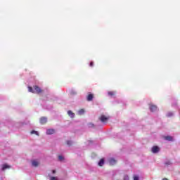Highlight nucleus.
<instances>
[{"label":"nucleus","mask_w":180,"mask_h":180,"mask_svg":"<svg viewBox=\"0 0 180 180\" xmlns=\"http://www.w3.org/2000/svg\"><path fill=\"white\" fill-rule=\"evenodd\" d=\"M98 119L101 122H102V123H106V122L109 120V117H106L103 115H101Z\"/></svg>","instance_id":"obj_1"},{"label":"nucleus","mask_w":180,"mask_h":180,"mask_svg":"<svg viewBox=\"0 0 180 180\" xmlns=\"http://www.w3.org/2000/svg\"><path fill=\"white\" fill-rule=\"evenodd\" d=\"M34 89L35 91V94H41L43 90L39 87V86H34Z\"/></svg>","instance_id":"obj_2"},{"label":"nucleus","mask_w":180,"mask_h":180,"mask_svg":"<svg viewBox=\"0 0 180 180\" xmlns=\"http://www.w3.org/2000/svg\"><path fill=\"white\" fill-rule=\"evenodd\" d=\"M39 123H41V124H46V123H47V117H41L39 120Z\"/></svg>","instance_id":"obj_3"},{"label":"nucleus","mask_w":180,"mask_h":180,"mask_svg":"<svg viewBox=\"0 0 180 180\" xmlns=\"http://www.w3.org/2000/svg\"><path fill=\"white\" fill-rule=\"evenodd\" d=\"M93 99H94V94H89L86 97V101H88V102H91L93 101Z\"/></svg>","instance_id":"obj_4"},{"label":"nucleus","mask_w":180,"mask_h":180,"mask_svg":"<svg viewBox=\"0 0 180 180\" xmlns=\"http://www.w3.org/2000/svg\"><path fill=\"white\" fill-rule=\"evenodd\" d=\"M158 151H160V148L158 146H153L152 148V153H153V154H156Z\"/></svg>","instance_id":"obj_5"},{"label":"nucleus","mask_w":180,"mask_h":180,"mask_svg":"<svg viewBox=\"0 0 180 180\" xmlns=\"http://www.w3.org/2000/svg\"><path fill=\"white\" fill-rule=\"evenodd\" d=\"M150 112H156V110H157V107H156V105H151L150 106Z\"/></svg>","instance_id":"obj_6"},{"label":"nucleus","mask_w":180,"mask_h":180,"mask_svg":"<svg viewBox=\"0 0 180 180\" xmlns=\"http://www.w3.org/2000/svg\"><path fill=\"white\" fill-rule=\"evenodd\" d=\"M68 116H70V117H72V119L75 117V114L74 112H72V111H71V110L68 111Z\"/></svg>","instance_id":"obj_7"},{"label":"nucleus","mask_w":180,"mask_h":180,"mask_svg":"<svg viewBox=\"0 0 180 180\" xmlns=\"http://www.w3.org/2000/svg\"><path fill=\"white\" fill-rule=\"evenodd\" d=\"M109 164L110 165H115L116 164V160L111 158L109 160Z\"/></svg>","instance_id":"obj_8"},{"label":"nucleus","mask_w":180,"mask_h":180,"mask_svg":"<svg viewBox=\"0 0 180 180\" xmlns=\"http://www.w3.org/2000/svg\"><path fill=\"white\" fill-rule=\"evenodd\" d=\"M54 131H55L53 129H47L46 134H54Z\"/></svg>","instance_id":"obj_9"},{"label":"nucleus","mask_w":180,"mask_h":180,"mask_svg":"<svg viewBox=\"0 0 180 180\" xmlns=\"http://www.w3.org/2000/svg\"><path fill=\"white\" fill-rule=\"evenodd\" d=\"M104 164H105V160L101 159L99 162H98L99 167H103Z\"/></svg>","instance_id":"obj_10"},{"label":"nucleus","mask_w":180,"mask_h":180,"mask_svg":"<svg viewBox=\"0 0 180 180\" xmlns=\"http://www.w3.org/2000/svg\"><path fill=\"white\" fill-rule=\"evenodd\" d=\"M165 140H167V141H172V136H165Z\"/></svg>","instance_id":"obj_11"},{"label":"nucleus","mask_w":180,"mask_h":180,"mask_svg":"<svg viewBox=\"0 0 180 180\" xmlns=\"http://www.w3.org/2000/svg\"><path fill=\"white\" fill-rule=\"evenodd\" d=\"M32 166L33 167H39V162L36 161V160H33L32 162Z\"/></svg>","instance_id":"obj_12"},{"label":"nucleus","mask_w":180,"mask_h":180,"mask_svg":"<svg viewBox=\"0 0 180 180\" xmlns=\"http://www.w3.org/2000/svg\"><path fill=\"white\" fill-rule=\"evenodd\" d=\"M8 168H11V166H9L6 164L3 165V167H2V170L3 171H5V169H7Z\"/></svg>","instance_id":"obj_13"},{"label":"nucleus","mask_w":180,"mask_h":180,"mask_svg":"<svg viewBox=\"0 0 180 180\" xmlns=\"http://www.w3.org/2000/svg\"><path fill=\"white\" fill-rule=\"evenodd\" d=\"M28 91L32 94H36V91H33V88H32V86H28Z\"/></svg>","instance_id":"obj_14"},{"label":"nucleus","mask_w":180,"mask_h":180,"mask_svg":"<svg viewBox=\"0 0 180 180\" xmlns=\"http://www.w3.org/2000/svg\"><path fill=\"white\" fill-rule=\"evenodd\" d=\"M108 95L110 96H115V95H116V93L115 91H109Z\"/></svg>","instance_id":"obj_15"},{"label":"nucleus","mask_w":180,"mask_h":180,"mask_svg":"<svg viewBox=\"0 0 180 180\" xmlns=\"http://www.w3.org/2000/svg\"><path fill=\"white\" fill-rule=\"evenodd\" d=\"M85 110L84 109H81L79 110V115H84Z\"/></svg>","instance_id":"obj_16"},{"label":"nucleus","mask_w":180,"mask_h":180,"mask_svg":"<svg viewBox=\"0 0 180 180\" xmlns=\"http://www.w3.org/2000/svg\"><path fill=\"white\" fill-rule=\"evenodd\" d=\"M31 134H36L37 136H39V132H37V131H32Z\"/></svg>","instance_id":"obj_17"},{"label":"nucleus","mask_w":180,"mask_h":180,"mask_svg":"<svg viewBox=\"0 0 180 180\" xmlns=\"http://www.w3.org/2000/svg\"><path fill=\"white\" fill-rule=\"evenodd\" d=\"M58 160H59L60 161H63V160H64V157H63V156H61V155H59V156H58Z\"/></svg>","instance_id":"obj_18"},{"label":"nucleus","mask_w":180,"mask_h":180,"mask_svg":"<svg viewBox=\"0 0 180 180\" xmlns=\"http://www.w3.org/2000/svg\"><path fill=\"white\" fill-rule=\"evenodd\" d=\"M68 146H71L72 144V142L71 141H67Z\"/></svg>","instance_id":"obj_19"},{"label":"nucleus","mask_w":180,"mask_h":180,"mask_svg":"<svg viewBox=\"0 0 180 180\" xmlns=\"http://www.w3.org/2000/svg\"><path fill=\"white\" fill-rule=\"evenodd\" d=\"M124 180H129V176L127 175L124 176Z\"/></svg>","instance_id":"obj_20"},{"label":"nucleus","mask_w":180,"mask_h":180,"mask_svg":"<svg viewBox=\"0 0 180 180\" xmlns=\"http://www.w3.org/2000/svg\"><path fill=\"white\" fill-rule=\"evenodd\" d=\"M134 180H139V176H134Z\"/></svg>","instance_id":"obj_21"},{"label":"nucleus","mask_w":180,"mask_h":180,"mask_svg":"<svg viewBox=\"0 0 180 180\" xmlns=\"http://www.w3.org/2000/svg\"><path fill=\"white\" fill-rule=\"evenodd\" d=\"M51 180H57V178L54 177V176H52V177H51Z\"/></svg>","instance_id":"obj_22"},{"label":"nucleus","mask_w":180,"mask_h":180,"mask_svg":"<svg viewBox=\"0 0 180 180\" xmlns=\"http://www.w3.org/2000/svg\"><path fill=\"white\" fill-rule=\"evenodd\" d=\"M90 67H94V62H90Z\"/></svg>","instance_id":"obj_23"},{"label":"nucleus","mask_w":180,"mask_h":180,"mask_svg":"<svg viewBox=\"0 0 180 180\" xmlns=\"http://www.w3.org/2000/svg\"><path fill=\"white\" fill-rule=\"evenodd\" d=\"M89 126H90V127H94V124H89Z\"/></svg>","instance_id":"obj_24"},{"label":"nucleus","mask_w":180,"mask_h":180,"mask_svg":"<svg viewBox=\"0 0 180 180\" xmlns=\"http://www.w3.org/2000/svg\"><path fill=\"white\" fill-rule=\"evenodd\" d=\"M52 174H56V170H53Z\"/></svg>","instance_id":"obj_25"},{"label":"nucleus","mask_w":180,"mask_h":180,"mask_svg":"<svg viewBox=\"0 0 180 180\" xmlns=\"http://www.w3.org/2000/svg\"><path fill=\"white\" fill-rule=\"evenodd\" d=\"M162 180H168V179H167V178H164Z\"/></svg>","instance_id":"obj_26"}]
</instances>
